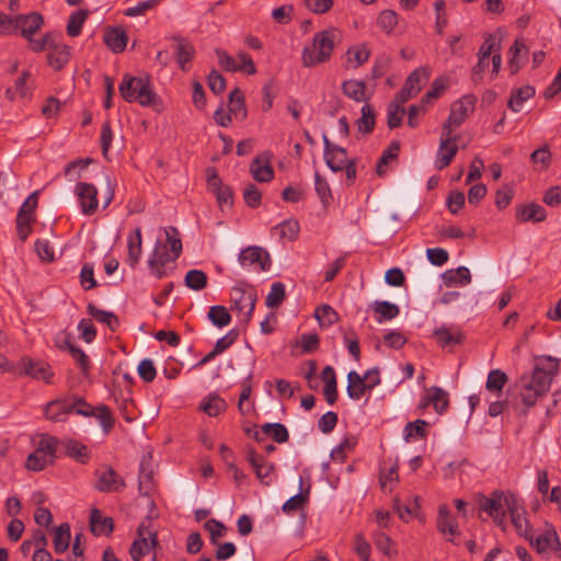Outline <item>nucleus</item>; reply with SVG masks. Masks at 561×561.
Here are the masks:
<instances>
[{
  "label": "nucleus",
  "mask_w": 561,
  "mask_h": 561,
  "mask_svg": "<svg viewBox=\"0 0 561 561\" xmlns=\"http://www.w3.org/2000/svg\"><path fill=\"white\" fill-rule=\"evenodd\" d=\"M336 38V28H328L316 33L312 38V44L305 46L302 49V66L311 68L329 61L335 48Z\"/></svg>",
  "instance_id": "nucleus-1"
},
{
  "label": "nucleus",
  "mask_w": 561,
  "mask_h": 561,
  "mask_svg": "<svg viewBox=\"0 0 561 561\" xmlns=\"http://www.w3.org/2000/svg\"><path fill=\"white\" fill-rule=\"evenodd\" d=\"M556 371L557 368L552 371L536 366L529 376L519 379L520 397L527 408L534 407L538 398L550 390Z\"/></svg>",
  "instance_id": "nucleus-2"
},
{
  "label": "nucleus",
  "mask_w": 561,
  "mask_h": 561,
  "mask_svg": "<svg viewBox=\"0 0 561 561\" xmlns=\"http://www.w3.org/2000/svg\"><path fill=\"white\" fill-rule=\"evenodd\" d=\"M257 299L256 291L253 286L249 285L245 282H242L234 287L231 288L230 293V301L232 310H237L239 312L248 310L244 312L245 321L249 322Z\"/></svg>",
  "instance_id": "nucleus-3"
},
{
  "label": "nucleus",
  "mask_w": 561,
  "mask_h": 561,
  "mask_svg": "<svg viewBox=\"0 0 561 561\" xmlns=\"http://www.w3.org/2000/svg\"><path fill=\"white\" fill-rule=\"evenodd\" d=\"M516 500V495L512 492L495 490L490 496H483L479 506L491 517L497 513L508 512L515 505Z\"/></svg>",
  "instance_id": "nucleus-4"
},
{
  "label": "nucleus",
  "mask_w": 561,
  "mask_h": 561,
  "mask_svg": "<svg viewBox=\"0 0 561 561\" xmlns=\"http://www.w3.org/2000/svg\"><path fill=\"white\" fill-rule=\"evenodd\" d=\"M38 204V192H33L22 204L16 216V232L22 241L31 233V222L34 220V211Z\"/></svg>",
  "instance_id": "nucleus-5"
},
{
  "label": "nucleus",
  "mask_w": 561,
  "mask_h": 561,
  "mask_svg": "<svg viewBox=\"0 0 561 561\" xmlns=\"http://www.w3.org/2000/svg\"><path fill=\"white\" fill-rule=\"evenodd\" d=\"M137 535L138 539L134 540L129 549L133 561H140L158 543L157 534L151 531L145 522L138 526Z\"/></svg>",
  "instance_id": "nucleus-6"
},
{
  "label": "nucleus",
  "mask_w": 561,
  "mask_h": 561,
  "mask_svg": "<svg viewBox=\"0 0 561 561\" xmlns=\"http://www.w3.org/2000/svg\"><path fill=\"white\" fill-rule=\"evenodd\" d=\"M72 48L64 43L62 35L57 34L47 50V65L55 71H60L69 62Z\"/></svg>",
  "instance_id": "nucleus-7"
},
{
  "label": "nucleus",
  "mask_w": 561,
  "mask_h": 561,
  "mask_svg": "<svg viewBox=\"0 0 561 561\" xmlns=\"http://www.w3.org/2000/svg\"><path fill=\"white\" fill-rule=\"evenodd\" d=\"M216 55L219 65L227 71H242L247 75H254L256 72L254 61L247 53L238 54L239 61L219 48L216 49Z\"/></svg>",
  "instance_id": "nucleus-8"
},
{
  "label": "nucleus",
  "mask_w": 561,
  "mask_h": 561,
  "mask_svg": "<svg viewBox=\"0 0 561 561\" xmlns=\"http://www.w3.org/2000/svg\"><path fill=\"white\" fill-rule=\"evenodd\" d=\"M95 476L98 477L95 489L100 492H121L126 486L125 480L111 466L96 470Z\"/></svg>",
  "instance_id": "nucleus-9"
},
{
  "label": "nucleus",
  "mask_w": 561,
  "mask_h": 561,
  "mask_svg": "<svg viewBox=\"0 0 561 561\" xmlns=\"http://www.w3.org/2000/svg\"><path fill=\"white\" fill-rule=\"evenodd\" d=\"M44 20L38 12L18 14L13 16L12 34L20 33L25 39H30L43 25Z\"/></svg>",
  "instance_id": "nucleus-10"
},
{
  "label": "nucleus",
  "mask_w": 561,
  "mask_h": 561,
  "mask_svg": "<svg viewBox=\"0 0 561 561\" xmlns=\"http://www.w3.org/2000/svg\"><path fill=\"white\" fill-rule=\"evenodd\" d=\"M238 259L242 266L250 267L257 264L259 270L262 272L268 271L272 265L270 253L257 245H251L243 249Z\"/></svg>",
  "instance_id": "nucleus-11"
},
{
  "label": "nucleus",
  "mask_w": 561,
  "mask_h": 561,
  "mask_svg": "<svg viewBox=\"0 0 561 561\" xmlns=\"http://www.w3.org/2000/svg\"><path fill=\"white\" fill-rule=\"evenodd\" d=\"M272 153L264 151L256 156L250 164V173L260 183H268L274 179V170L271 164Z\"/></svg>",
  "instance_id": "nucleus-12"
},
{
  "label": "nucleus",
  "mask_w": 561,
  "mask_h": 561,
  "mask_svg": "<svg viewBox=\"0 0 561 561\" xmlns=\"http://www.w3.org/2000/svg\"><path fill=\"white\" fill-rule=\"evenodd\" d=\"M433 337L440 347H449L450 350L462 344L466 340L465 333L456 325L436 328L433 331Z\"/></svg>",
  "instance_id": "nucleus-13"
},
{
  "label": "nucleus",
  "mask_w": 561,
  "mask_h": 561,
  "mask_svg": "<svg viewBox=\"0 0 561 561\" xmlns=\"http://www.w3.org/2000/svg\"><path fill=\"white\" fill-rule=\"evenodd\" d=\"M21 365L24 375L36 380H43L46 383L53 382L54 373L48 363L24 357L21 359Z\"/></svg>",
  "instance_id": "nucleus-14"
},
{
  "label": "nucleus",
  "mask_w": 561,
  "mask_h": 561,
  "mask_svg": "<svg viewBox=\"0 0 561 561\" xmlns=\"http://www.w3.org/2000/svg\"><path fill=\"white\" fill-rule=\"evenodd\" d=\"M76 194L80 201L81 211L84 215H93L98 208V190L93 184L79 182L76 185Z\"/></svg>",
  "instance_id": "nucleus-15"
},
{
  "label": "nucleus",
  "mask_w": 561,
  "mask_h": 561,
  "mask_svg": "<svg viewBox=\"0 0 561 561\" xmlns=\"http://www.w3.org/2000/svg\"><path fill=\"white\" fill-rule=\"evenodd\" d=\"M477 98L472 94L465 95L458 101L454 102L450 107L448 119L454 123L455 127H459L473 112Z\"/></svg>",
  "instance_id": "nucleus-16"
},
{
  "label": "nucleus",
  "mask_w": 561,
  "mask_h": 561,
  "mask_svg": "<svg viewBox=\"0 0 561 561\" xmlns=\"http://www.w3.org/2000/svg\"><path fill=\"white\" fill-rule=\"evenodd\" d=\"M247 460L253 468L257 479L265 485L272 483L271 473L275 470V466L260 456L253 448L247 449Z\"/></svg>",
  "instance_id": "nucleus-17"
},
{
  "label": "nucleus",
  "mask_w": 561,
  "mask_h": 561,
  "mask_svg": "<svg viewBox=\"0 0 561 561\" xmlns=\"http://www.w3.org/2000/svg\"><path fill=\"white\" fill-rule=\"evenodd\" d=\"M365 380L366 378L355 370L348 373L346 392L352 400H359L366 391H370L379 385V380L377 379H373L370 382H366Z\"/></svg>",
  "instance_id": "nucleus-18"
},
{
  "label": "nucleus",
  "mask_w": 561,
  "mask_h": 561,
  "mask_svg": "<svg viewBox=\"0 0 561 561\" xmlns=\"http://www.w3.org/2000/svg\"><path fill=\"white\" fill-rule=\"evenodd\" d=\"M511 522L517 531V534L528 541H533V529L528 518L526 517L525 508L519 505L518 500L515 501V505L508 511Z\"/></svg>",
  "instance_id": "nucleus-19"
},
{
  "label": "nucleus",
  "mask_w": 561,
  "mask_h": 561,
  "mask_svg": "<svg viewBox=\"0 0 561 561\" xmlns=\"http://www.w3.org/2000/svg\"><path fill=\"white\" fill-rule=\"evenodd\" d=\"M139 79L140 83L138 84V89L134 94L135 102H138L141 106L145 107L157 106L160 103V98L152 89L149 77H139Z\"/></svg>",
  "instance_id": "nucleus-20"
},
{
  "label": "nucleus",
  "mask_w": 561,
  "mask_h": 561,
  "mask_svg": "<svg viewBox=\"0 0 561 561\" xmlns=\"http://www.w3.org/2000/svg\"><path fill=\"white\" fill-rule=\"evenodd\" d=\"M151 454L142 456L139 466L138 489L141 495L148 496L153 489V471L151 469Z\"/></svg>",
  "instance_id": "nucleus-21"
},
{
  "label": "nucleus",
  "mask_w": 561,
  "mask_h": 561,
  "mask_svg": "<svg viewBox=\"0 0 561 561\" xmlns=\"http://www.w3.org/2000/svg\"><path fill=\"white\" fill-rule=\"evenodd\" d=\"M341 90L345 96L355 102H368L371 93L367 94L366 83L362 80L350 79L343 81Z\"/></svg>",
  "instance_id": "nucleus-22"
},
{
  "label": "nucleus",
  "mask_w": 561,
  "mask_h": 561,
  "mask_svg": "<svg viewBox=\"0 0 561 561\" xmlns=\"http://www.w3.org/2000/svg\"><path fill=\"white\" fill-rule=\"evenodd\" d=\"M515 216L522 222H541L546 219V209L536 203L520 204L516 206Z\"/></svg>",
  "instance_id": "nucleus-23"
},
{
  "label": "nucleus",
  "mask_w": 561,
  "mask_h": 561,
  "mask_svg": "<svg viewBox=\"0 0 561 561\" xmlns=\"http://www.w3.org/2000/svg\"><path fill=\"white\" fill-rule=\"evenodd\" d=\"M127 42L128 36L122 26L108 27L104 33V43L115 54L123 53Z\"/></svg>",
  "instance_id": "nucleus-24"
},
{
  "label": "nucleus",
  "mask_w": 561,
  "mask_h": 561,
  "mask_svg": "<svg viewBox=\"0 0 561 561\" xmlns=\"http://www.w3.org/2000/svg\"><path fill=\"white\" fill-rule=\"evenodd\" d=\"M90 528L95 536H108L114 530L112 517H103L101 511L93 508L90 513Z\"/></svg>",
  "instance_id": "nucleus-25"
},
{
  "label": "nucleus",
  "mask_w": 561,
  "mask_h": 561,
  "mask_svg": "<svg viewBox=\"0 0 561 561\" xmlns=\"http://www.w3.org/2000/svg\"><path fill=\"white\" fill-rule=\"evenodd\" d=\"M127 248V262L129 266L134 268L139 263L142 253V238L141 229L139 227H137L134 232L128 236Z\"/></svg>",
  "instance_id": "nucleus-26"
},
{
  "label": "nucleus",
  "mask_w": 561,
  "mask_h": 561,
  "mask_svg": "<svg viewBox=\"0 0 561 561\" xmlns=\"http://www.w3.org/2000/svg\"><path fill=\"white\" fill-rule=\"evenodd\" d=\"M443 283L446 287L456 285L466 286L471 282V274L468 267L459 266L450 268L442 274Z\"/></svg>",
  "instance_id": "nucleus-27"
},
{
  "label": "nucleus",
  "mask_w": 561,
  "mask_h": 561,
  "mask_svg": "<svg viewBox=\"0 0 561 561\" xmlns=\"http://www.w3.org/2000/svg\"><path fill=\"white\" fill-rule=\"evenodd\" d=\"M45 417L53 422H64L69 412L68 400L57 399L49 401L44 407Z\"/></svg>",
  "instance_id": "nucleus-28"
},
{
  "label": "nucleus",
  "mask_w": 561,
  "mask_h": 561,
  "mask_svg": "<svg viewBox=\"0 0 561 561\" xmlns=\"http://www.w3.org/2000/svg\"><path fill=\"white\" fill-rule=\"evenodd\" d=\"M227 408L228 404L226 400L215 392L209 393L199 403V409L210 417L218 416L220 413L225 412Z\"/></svg>",
  "instance_id": "nucleus-29"
},
{
  "label": "nucleus",
  "mask_w": 561,
  "mask_h": 561,
  "mask_svg": "<svg viewBox=\"0 0 561 561\" xmlns=\"http://www.w3.org/2000/svg\"><path fill=\"white\" fill-rule=\"evenodd\" d=\"M61 446L64 447V453L66 456L75 459L80 463H87L90 459V454L88 451V447L75 439H65L61 440Z\"/></svg>",
  "instance_id": "nucleus-30"
},
{
  "label": "nucleus",
  "mask_w": 561,
  "mask_h": 561,
  "mask_svg": "<svg viewBox=\"0 0 561 561\" xmlns=\"http://www.w3.org/2000/svg\"><path fill=\"white\" fill-rule=\"evenodd\" d=\"M558 534L552 525H548L547 529L538 535L536 538L533 536L530 545L537 550L538 553L548 552L553 548L556 541H558Z\"/></svg>",
  "instance_id": "nucleus-31"
},
{
  "label": "nucleus",
  "mask_w": 561,
  "mask_h": 561,
  "mask_svg": "<svg viewBox=\"0 0 561 561\" xmlns=\"http://www.w3.org/2000/svg\"><path fill=\"white\" fill-rule=\"evenodd\" d=\"M437 529L443 534H449L456 536L459 534L458 523L450 515V511L447 505H440L438 508V517L436 522Z\"/></svg>",
  "instance_id": "nucleus-32"
},
{
  "label": "nucleus",
  "mask_w": 561,
  "mask_h": 561,
  "mask_svg": "<svg viewBox=\"0 0 561 561\" xmlns=\"http://www.w3.org/2000/svg\"><path fill=\"white\" fill-rule=\"evenodd\" d=\"M535 92L536 91L533 85H524L522 88L512 90L511 98L507 102V107L515 113L520 112L523 104L527 100L534 98Z\"/></svg>",
  "instance_id": "nucleus-33"
},
{
  "label": "nucleus",
  "mask_w": 561,
  "mask_h": 561,
  "mask_svg": "<svg viewBox=\"0 0 561 561\" xmlns=\"http://www.w3.org/2000/svg\"><path fill=\"white\" fill-rule=\"evenodd\" d=\"M176 42L175 45V56L176 61L182 70H186V64H188L194 55H195V48L194 46L186 39L182 37L174 38Z\"/></svg>",
  "instance_id": "nucleus-34"
},
{
  "label": "nucleus",
  "mask_w": 561,
  "mask_h": 561,
  "mask_svg": "<svg viewBox=\"0 0 561 561\" xmlns=\"http://www.w3.org/2000/svg\"><path fill=\"white\" fill-rule=\"evenodd\" d=\"M180 255L168 251L167 244H162L161 241H157L154 249L148 260V266L157 264L167 265L168 263L175 262Z\"/></svg>",
  "instance_id": "nucleus-35"
},
{
  "label": "nucleus",
  "mask_w": 561,
  "mask_h": 561,
  "mask_svg": "<svg viewBox=\"0 0 561 561\" xmlns=\"http://www.w3.org/2000/svg\"><path fill=\"white\" fill-rule=\"evenodd\" d=\"M457 152V144H448V139L440 140L436 158V168L438 170L447 168L451 163Z\"/></svg>",
  "instance_id": "nucleus-36"
},
{
  "label": "nucleus",
  "mask_w": 561,
  "mask_h": 561,
  "mask_svg": "<svg viewBox=\"0 0 561 561\" xmlns=\"http://www.w3.org/2000/svg\"><path fill=\"white\" fill-rule=\"evenodd\" d=\"M87 309L91 317L96 321L106 324L112 332H115L119 327V320L114 312L101 310L93 304H89Z\"/></svg>",
  "instance_id": "nucleus-37"
},
{
  "label": "nucleus",
  "mask_w": 561,
  "mask_h": 561,
  "mask_svg": "<svg viewBox=\"0 0 561 561\" xmlns=\"http://www.w3.org/2000/svg\"><path fill=\"white\" fill-rule=\"evenodd\" d=\"M427 402H432L434 410L443 414L449 407L448 392L440 387L433 386L428 389Z\"/></svg>",
  "instance_id": "nucleus-38"
},
{
  "label": "nucleus",
  "mask_w": 561,
  "mask_h": 561,
  "mask_svg": "<svg viewBox=\"0 0 561 561\" xmlns=\"http://www.w3.org/2000/svg\"><path fill=\"white\" fill-rule=\"evenodd\" d=\"M359 133L371 134L376 125V112L373 105L366 103L360 110V117L356 121Z\"/></svg>",
  "instance_id": "nucleus-39"
},
{
  "label": "nucleus",
  "mask_w": 561,
  "mask_h": 561,
  "mask_svg": "<svg viewBox=\"0 0 561 561\" xmlns=\"http://www.w3.org/2000/svg\"><path fill=\"white\" fill-rule=\"evenodd\" d=\"M327 165L333 171H343L345 165L351 161L347 159V151L343 147H335L330 154L324 157Z\"/></svg>",
  "instance_id": "nucleus-40"
},
{
  "label": "nucleus",
  "mask_w": 561,
  "mask_h": 561,
  "mask_svg": "<svg viewBox=\"0 0 561 561\" xmlns=\"http://www.w3.org/2000/svg\"><path fill=\"white\" fill-rule=\"evenodd\" d=\"M229 112L238 119H244L248 115L244 95L239 88H234L229 93Z\"/></svg>",
  "instance_id": "nucleus-41"
},
{
  "label": "nucleus",
  "mask_w": 561,
  "mask_h": 561,
  "mask_svg": "<svg viewBox=\"0 0 561 561\" xmlns=\"http://www.w3.org/2000/svg\"><path fill=\"white\" fill-rule=\"evenodd\" d=\"M345 55L348 67L356 69L369 59L370 51L364 45H357L350 47Z\"/></svg>",
  "instance_id": "nucleus-42"
},
{
  "label": "nucleus",
  "mask_w": 561,
  "mask_h": 561,
  "mask_svg": "<svg viewBox=\"0 0 561 561\" xmlns=\"http://www.w3.org/2000/svg\"><path fill=\"white\" fill-rule=\"evenodd\" d=\"M139 83V77L125 73L118 87L121 96L128 103L135 102L134 94L136 93Z\"/></svg>",
  "instance_id": "nucleus-43"
},
{
  "label": "nucleus",
  "mask_w": 561,
  "mask_h": 561,
  "mask_svg": "<svg viewBox=\"0 0 561 561\" xmlns=\"http://www.w3.org/2000/svg\"><path fill=\"white\" fill-rule=\"evenodd\" d=\"M530 162L538 171L547 170L552 162V154L549 145H543L530 154Z\"/></svg>",
  "instance_id": "nucleus-44"
},
{
  "label": "nucleus",
  "mask_w": 561,
  "mask_h": 561,
  "mask_svg": "<svg viewBox=\"0 0 561 561\" xmlns=\"http://www.w3.org/2000/svg\"><path fill=\"white\" fill-rule=\"evenodd\" d=\"M70 538V525L68 523L60 524L56 528L54 536V549L56 553H62L68 549Z\"/></svg>",
  "instance_id": "nucleus-45"
},
{
  "label": "nucleus",
  "mask_w": 561,
  "mask_h": 561,
  "mask_svg": "<svg viewBox=\"0 0 561 561\" xmlns=\"http://www.w3.org/2000/svg\"><path fill=\"white\" fill-rule=\"evenodd\" d=\"M208 284V276L202 270H190L184 277V285L192 290H202Z\"/></svg>",
  "instance_id": "nucleus-46"
},
{
  "label": "nucleus",
  "mask_w": 561,
  "mask_h": 561,
  "mask_svg": "<svg viewBox=\"0 0 561 561\" xmlns=\"http://www.w3.org/2000/svg\"><path fill=\"white\" fill-rule=\"evenodd\" d=\"M59 445H61V440L57 437L49 434H42L36 449L55 460L58 457L57 450Z\"/></svg>",
  "instance_id": "nucleus-47"
},
{
  "label": "nucleus",
  "mask_w": 561,
  "mask_h": 561,
  "mask_svg": "<svg viewBox=\"0 0 561 561\" xmlns=\"http://www.w3.org/2000/svg\"><path fill=\"white\" fill-rule=\"evenodd\" d=\"M373 308L374 311L379 314L377 318L379 323L394 319L400 312V309L396 304L386 300L375 301Z\"/></svg>",
  "instance_id": "nucleus-48"
},
{
  "label": "nucleus",
  "mask_w": 561,
  "mask_h": 561,
  "mask_svg": "<svg viewBox=\"0 0 561 561\" xmlns=\"http://www.w3.org/2000/svg\"><path fill=\"white\" fill-rule=\"evenodd\" d=\"M210 322L217 328H224L231 322V316L226 307L216 305L211 306L207 313Z\"/></svg>",
  "instance_id": "nucleus-49"
},
{
  "label": "nucleus",
  "mask_w": 561,
  "mask_h": 561,
  "mask_svg": "<svg viewBox=\"0 0 561 561\" xmlns=\"http://www.w3.org/2000/svg\"><path fill=\"white\" fill-rule=\"evenodd\" d=\"M262 432L271 436L278 444L286 443L289 439L288 431L282 423H266L262 425Z\"/></svg>",
  "instance_id": "nucleus-50"
},
{
  "label": "nucleus",
  "mask_w": 561,
  "mask_h": 561,
  "mask_svg": "<svg viewBox=\"0 0 561 561\" xmlns=\"http://www.w3.org/2000/svg\"><path fill=\"white\" fill-rule=\"evenodd\" d=\"M400 150V142L399 141H392L389 147L382 152L377 167H376V173L379 176H382L386 174V165L389 163V161L397 159L398 153Z\"/></svg>",
  "instance_id": "nucleus-51"
},
{
  "label": "nucleus",
  "mask_w": 561,
  "mask_h": 561,
  "mask_svg": "<svg viewBox=\"0 0 561 561\" xmlns=\"http://www.w3.org/2000/svg\"><path fill=\"white\" fill-rule=\"evenodd\" d=\"M88 10H78L73 12L68 20L67 34L71 37H76L81 33L84 21L88 18Z\"/></svg>",
  "instance_id": "nucleus-52"
},
{
  "label": "nucleus",
  "mask_w": 561,
  "mask_h": 561,
  "mask_svg": "<svg viewBox=\"0 0 561 561\" xmlns=\"http://www.w3.org/2000/svg\"><path fill=\"white\" fill-rule=\"evenodd\" d=\"M99 420L102 430L105 434L110 433L113 428L115 420L112 415L110 408L105 404H100L94 408V413L91 415Z\"/></svg>",
  "instance_id": "nucleus-53"
},
{
  "label": "nucleus",
  "mask_w": 561,
  "mask_h": 561,
  "mask_svg": "<svg viewBox=\"0 0 561 561\" xmlns=\"http://www.w3.org/2000/svg\"><path fill=\"white\" fill-rule=\"evenodd\" d=\"M163 0H146L140 1L134 7L124 10V15L128 18H136L146 15L148 11L154 10Z\"/></svg>",
  "instance_id": "nucleus-54"
},
{
  "label": "nucleus",
  "mask_w": 561,
  "mask_h": 561,
  "mask_svg": "<svg viewBox=\"0 0 561 561\" xmlns=\"http://www.w3.org/2000/svg\"><path fill=\"white\" fill-rule=\"evenodd\" d=\"M314 316L321 327H330L339 321V313L329 305L317 308Z\"/></svg>",
  "instance_id": "nucleus-55"
},
{
  "label": "nucleus",
  "mask_w": 561,
  "mask_h": 561,
  "mask_svg": "<svg viewBox=\"0 0 561 561\" xmlns=\"http://www.w3.org/2000/svg\"><path fill=\"white\" fill-rule=\"evenodd\" d=\"M507 382L506 374L501 369H492L486 378L485 388L490 392H500Z\"/></svg>",
  "instance_id": "nucleus-56"
},
{
  "label": "nucleus",
  "mask_w": 561,
  "mask_h": 561,
  "mask_svg": "<svg viewBox=\"0 0 561 561\" xmlns=\"http://www.w3.org/2000/svg\"><path fill=\"white\" fill-rule=\"evenodd\" d=\"M54 461V459L36 449L34 453L28 455L26 459V468L32 471H41L48 465H53Z\"/></svg>",
  "instance_id": "nucleus-57"
},
{
  "label": "nucleus",
  "mask_w": 561,
  "mask_h": 561,
  "mask_svg": "<svg viewBox=\"0 0 561 561\" xmlns=\"http://www.w3.org/2000/svg\"><path fill=\"white\" fill-rule=\"evenodd\" d=\"M285 299V285L280 282H276L272 285L271 290L265 299V305L271 308H277L282 305Z\"/></svg>",
  "instance_id": "nucleus-58"
},
{
  "label": "nucleus",
  "mask_w": 561,
  "mask_h": 561,
  "mask_svg": "<svg viewBox=\"0 0 561 561\" xmlns=\"http://www.w3.org/2000/svg\"><path fill=\"white\" fill-rule=\"evenodd\" d=\"M426 426L427 422L421 419L407 423L403 430L404 439L409 442L412 437L425 438Z\"/></svg>",
  "instance_id": "nucleus-59"
},
{
  "label": "nucleus",
  "mask_w": 561,
  "mask_h": 561,
  "mask_svg": "<svg viewBox=\"0 0 561 561\" xmlns=\"http://www.w3.org/2000/svg\"><path fill=\"white\" fill-rule=\"evenodd\" d=\"M309 491L310 486H308L305 491H301L298 494L288 499L282 507L283 512L289 514L294 511L302 508V506L308 502Z\"/></svg>",
  "instance_id": "nucleus-60"
},
{
  "label": "nucleus",
  "mask_w": 561,
  "mask_h": 561,
  "mask_svg": "<svg viewBox=\"0 0 561 561\" xmlns=\"http://www.w3.org/2000/svg\"><path fill=\"white\" fill-rule=\"evenodd\" d=\"M67 350L76 360L82 374L87 375L90 366L89 357L87 354L80 347L73 345L70 339H67Z\"/></svg>",
  "instance_id": "nucleus-61"
},
{
  "label": "nucleus",
  "mask_w": 561,
  "mask_h": 561,
  "mask_svg": "<svg viewBox=\"0 0 561 561\" xmlns=\"http://www.w3.org/2000/svg\"><path fill=\"white\" fill-rule=\"evenodd\" d=\"M398 24V14L393 10H383L377 19V25L386 33H391Z\"/></svg>",
  "instance_id": "nucleus-62"
},
{
  "label": "nucleus",
  "mask_w": 561,
  "mask_h": 561,
  "mask_svg": "<svg viewBox=\"0 0 561 561\" xmlns=\"http://www.w3.org/2000/svg\"><path fill=\"white\" fill-rule=\"evenodd\" d=\"M68 408L70 413L82 416H91L94 413V407L81 397H76L71 401L68 400Z\"/></svg>",
  "instance_id": "nucleus-63"
},
{
  "label": "nucleus",
  "mask_w": 561,
  "mask_h": 561,
  "mask_svg": "<svg viewBox=\"0 0 561 561\" xmlns=\"http://www.w3.org/2000/svg\"><path fill=\"white\" fill-rule=\"evenodd\" d=\"M262 193L253 183L245 185L243 190V201L250 208H257L261 205Z\"/></svg>",
  "instance_id": "nucleus-64"
}]
</instances>
